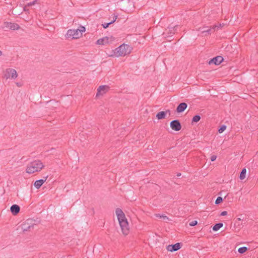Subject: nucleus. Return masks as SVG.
I'll return each mask as SVG.
<instances>
[{"instance_id":"obj_1","label":"nucleus","mask_w":258,"mask_h":258,"mask_svg":"<svg viewBox=\"0 0 258 258\" xmlns=\"http://www.w3.org/2000/svg\"><path fill=\"white\" fill-rule=\"evenodd\" d=\"M115 214L123 234L126 235L129 233V225L125 214L122 210L117 208L115 209Z\"/></svg>"},{"instance_id":"obj_2","label":"nucleus","mask_w":258,"mask_h":258,"mask_svg":"<svg viewBox=\"0 0 258 258\" xmlns=\"http://www.w3.org/2000/svg\"><path fill=\"white\" fill-rule=\"evenodd\" d=\"M132 50V47L123 43L114 50V56L116 57L124 56L130 54Z\"/></svg>"},{"instance_id":"obj_3","label":"nucleus","mask_w":258,"mask_h":258,"mask_svg":"<svg viewBox=\"0 0 258 258\" xmlns=\"http://www.w3.org/2000/svg\"><path fill=\"white\" fill-rule=\"evenodd\" d=\"M44 167V165L39 160L33 161L29 163L26 168L28 173L32 174L36 172L40 171Z\"/></svg>"},{"instance_id":"obj_4","label":"nucleus","mask_w":258,"mask_h":258,"mask_svg":"<svg viewBox=\"0 0 258 258\" xmlns=\"http://www.w3.org/2000/svg\"><path fill=\"white\" fill-rule=\"evenodd\" d=\"M116 6L120 10L126 12L131 10L134 6V4L131 0H121L116 3Z\"/></svg>"},{"instance_id":"obj_5","label":"nucleus","mask_w":258,"mask_h":258,"mask_svg":"<svg viewBox=\"0 0 258 258\" xmlns=\"http://www.w3.org/2000/svg\"><path fill=\"white\" fill-rule=\"evenodd\" d=\"M18 76L16 71L13 69H7L5 72L4 77L6 79L10 78L15 79Z\"/></svg>"},{"instance_id":"obj_6","label":"nucleus","mask_w":258,"mask_h":258,"mask_svg":"<svg viewBox=\"0 0 258 258\" xmlns=\"http://www.w3.org/2000/svg\"><path fill=\"white\" fill-rule=\"evenodd\" d=\"M68 37H72L73 39H77L82 36V34L77 29H70L67 33Z\"/></svg>"},{"instance_id":"obj_7","label":"nucleus","mask_w":258,"mask_h":258,"mask_svg":"<svg viewBox=\"0 0 258 258\" xmlns=\"http://www.w3.org/2000/svg\"><path fill=\"white\" fill-rule=\"evenodd\" d=\"M113 41L112 36L110 37H104L100 38L96 41V44L99 45H106L107 44L111 43Z\"/></svg>"},{"instance_id":"obj_8","label":"nucleus","mask_w":258,"mask_h":258,"mask_svg":"<svg viewBox=\"0 0 258 258\" xmlns=\"http://www.w3.org/2000/svg\"><path fill=\"white\" fill-rule=\"evenodd\" d=\"M109 86L107 85L100 86L97 88V92L96 95V97H99L100 96H102L105 94L109 90Z\"/></svg>"},{"instance_id":"obj_9","label":"nucleus","mask_w":258,"mask_h":258,"mask_svg":"<svg viewBox=\"0 0 258 258\" xmlns=\"http://www.w3.org/2000/svg\"><path fill=\"white\" fill-rule=\"evenodd\" d=\"M170 125L171 128L175 131H179L181 128V125L178 119H175L170 122Z\"/></svg>"},{"instance_id":"obj_10","label":"nucleus","mask_w":258,"mask_h":258,"mask_svg":"<svg viewBox=\"0 0 258 258\" xmlns=\"http://www.w3.org/2000/svg\"><path fill=\"white\" fill-rule=\"evenodd\" d=\"M4 28H6L11 30H15L19 29L20 27L19 25L16 23L6 22L4 23Z\"/></svg>"},{"instance_id":"obj_11","label":"nucleus","mask_w":258,"mask_h":258,"mask_svg":"<svg viewBox=\"0 0 258 258\" xmlns=\"http://www.w3.org/2000/svg\"><path fill=\"white\" fill-rule=\"evenodd\" d=\"M181 243H176L175 244L169 245L167 246V249L168 251L173 252L177 251L181 248Z\"/></svg>"},{"instance_id":"obj_12","label":"nucleus","mask_w":258,"mask_h":258,"mask_svg":"<svg viewBox=\"0 0 258 258\" xmlns=\"http://www.w3.org/2000/svg\"><path fill=\"white\" fill-rule=\"evenodd\" d=\"M223 60V57H222L221 56H216V57L213 58L212 59H211L209 61V64H211L212 63H214L216 65H218V64H220L222 62Z\"/></svg>"},{"instance_id":"obj_13","label":"nucleus","mask_w":258,"mask_h":258,"mask_svg":"<svg viewBox=\"0 0 258 258\" xmlns=\"http://www.w3.org/2000/svg\"><path fill=\"white\" fill-rule=\"evenodd\" d=\"M187 107V104L185 102L180 103L177 107L176 111L177 113L183 112Z\"/></svg>"},{"instance_id":"obj_14","label":"nucleus","mask_w":258,"mask_h":258,"mask_svg":"<svg viewBox=\"0 0 258 258\" xmlns=\"http://www.w3.org/2000/svg\"><path fill=\"white\" fill-rule=\"evenodd\" d=\"M48 176L44 177L43 179H39L35 181L34 185L35 187L37 189H39L41 185L44 183V182L46 181L47 178Z\"/></svg>"},{"instance_id":"obj_15","label":"nucleus","mask_w":258,"mask_h":258,"mask_svg":"<svg viewBox=\"0 0 258 258\" xmlns=\"http://www.w3.org/2000/svg\"><path fill=\"white\" fill-rule=\"evenodd\" d=\"M216 28H218V27L216 25H214L213 26L212 28H209L208 27H206L203 28L201 32L203 34H205V35H207V34H210V32L213 30V31H215Z\"/></svg>"},{"instance_id":"obj_16","label":"nucleus","mask_w":258,"mask_h":258,"mask_svg":"<svg viewBox=\"0 0 258 258\" xmlns=\"http://www.w3.org/2000/svg\"><path fill=\"white\" fill-rule=\"evenodd\" d=\"M20 210L19 206L16 204L13 205L10 208V211L13 215H17Z\"/></svg>"},{"instance_id":"obj_17","label":"nucleus","mask_w":258,"mask_h":258,"mask_svg":"<svg viewBox=\"0 0 258 258\" xmlns=\"http://www.w3.org/2000/svg\"><path fill=\"white\" fill-rule=\"evenodd\" d=\"M177 27H178V25H176V26H172L171 25H169V26L168 27V28L169 29L168 33H169L170 34H175V33L177 30Z\"/></svg>"},{"instance_id":"obj_18","label":"nucleus","mask_w":258,"mask_h":258,"mask_svg":"<svg viewBox=\"0 0 258 258\" xmlns=\"http://www.w3.org/2000/svg\"><path fill=\"white\" fill-rule=\"evenodd\" d=\"M241 221V219L240 218H238L235 220L234 226L235 227H237V230H239L242 227V224Z\"/></svg>"},{"instance_id":"obj_19","label":"nucleus","mask_w":258,"mask_h":258,"mask_svg":"<svg viewBox=\"0 0 258 258\" xmlns=\"http://www.w3.org/2000/svg\"><path fill=\"white\" fill-rule=\"evenodd\" d=\"M166 112L165 111H160L156 114V117L158 119H162L165 118Z\"/></svg>"},{"instance_id":"obj_20","label":"nucleus","mask_w":258,"mask_h":258,"mask_svg":"<svg viewBox=\"0 0 258 258\" xmlns=\"http://www.w3.org/2000/svg\"><path fill=\"white\" fill-rule=\"evenodd\" d=\"M223 224L222 223H218L215 224L213 227V230L214 231H218L220 228L222 227Z\"/></svg>"},{"instance_id":"obj_21","label":"nucleus","mask_w":258,"mask_h":258,"mask_svg":"<svg viewBox=\"0 0 258 258\" xmlns=\"http://www.w3.org/2000/svg\"><path fill=\"white\" fill-rule=\"evenodd\" d=\"M246 173V169L245 168L242 169L240 173L239 178L241 180L244 179L245 178Z\"/></svg>"},{"instance_id":"obj_22","label":"nucleus","mask_w":258,"mask_h":258,"mask_svg":"<svg viewBox=\"0 0 258 258\" xmlns=\"http://www.w3.org/2000/svg\"><path fill=\"white\" fill-rule=\"evenodd\" d=\"M33 225L27 226L26 224L22 225V229L23 231H27L30 230L31 228H33Z\"/></svg>"},{"instance_id":"obj_23","label":"nucleus","mask_w":258,"mask_h":258,"mask_svg":"<svg viewBox=\"0 0 258 258\" xmlns=\"http://www.w3.org/2000/svg\"><path fill=\"white\" fill-rule=\"evenodd\" d=\"M201 119V116L199 115L194 116L192 119V122H197Z\"/></svg>"},{"instance_id":"obj_24","label":"nucleus","mask_w":258,"mask_h":258,"mask_svg":"<svg viewBox=\"0 0 258 258\" xmlns=\"http://www.w3.org/2000/svg\"><path fill=\"white\" fill-rule=\"evenodd\" d=\"M247 250V247H245V246H243V247H241L239 248L238 249V251L240 253H243L245 252H246Z\"/></svg>"},{"instance_id":"obj_25","label":"nucleus","mask_w":258,"mask_h":258,"mask_svg":"<svg viewBox=\"0 0 258 258\" xmlns=\"http://www.w3.org/2000/svg\"><path fill=\"white\" fill-rule=\"evenodd\" d=\"M222 201H223L222 198L221 197H218L217 198V199L216 200L215 203V204L218 205V204H219L220 203H221Z\"/></svg>"},{"instance_id":"obj_26","label":"nucleus","mask_w":258,"mask_h":258,"mask_svg":"<svg viewBox=\"0 0 258 258\" xmlns=\"http://www.w3.org/2000/svg\"><path fill=\"white\" fill-rule=\"evenodd\" d=\"M226 128V126L225 125H222L220 128L218 130V132L219 133H223Z\"/></svg>"},{"instance_id":"obj_27","label":"nucleus","mask_w":258,"mask_h":258,"mask_svg":"<svg viewBox=\"0 0 258 258\" xmlns=\"http://www.w3.org/2000/svg\"><path fill=\"white\" fill-rule=\"evenodd\" d=\"M77 30L80 32V34H82V32H85L86 30V29H85V27L80 26L79 29H78Z\"/></svg>"},{"instance_id":"obj_28","label":"nucleus","mask_w":258,"mask_h":258,"mask_svg":"<svg viewBox=\"0 0 258 258\" xmlns=\"http://www.w3.org/2000/svg\"><path fill=\"white\" fill-rule=\"evenodd\" d=\"M112 24H113V21H111L109 23H105L104 24H102V26L104 28H107L109 26V25Z\"/></svg>"},{"instance_id":"obj_29","label":"nucleus","mask_w":258,"mask_h":258,"mask_svg":"<svg viewBox=\"0 0 258 258\" xmlns=\"http://www.w3.org/2000/svg\"><path fill=\"white\" fill-rule=\"evenodd\" d=\"M197 224H198L197 221L195 220V221H192L190 222L189 223V225L190 226H195L197 225Z\"/></svg>"},{"instance_id":"obj_30","label":"nucleus","mask_w":258,"mask_h":258,"mask_svg":"<svg viewBox=\"0 0 258 258\" xmlns=\"http://www.w3.org/2000/svg\"><path fill=\"white\" fill-rule=\"evenodd\" d=\"M37 1V0H35L32 2L29 3L27 4V6H28V7L32 6L33 5H35Z\"/></svg>"},{"instance_id":"obj_31","label":"nucleus","mask_w":258,"mask_h":258,"mask_svg":"<svg viewBox=\"0 0 258 258\" xmlns=\"http://www.w3.org/2000/svg\"><path fill=\"white\" fill-rule=\"evenodd\" d=\"M159 217L160 218H162L164 220H168L169 218L167 216H165V215H159Z\"/></svg>"},{"instance_id":"obj_32","label":"nucleus","mask_w":258,"mask_h":258,"mask_svg":"<svg viewBox=\"0 0 258 258\" xmlns=\"http://www.w3.org/2000/svg\"><path fill=\"white\" fill-rule=\"evenodd\" d=\"M216 158L217 156L215 155H213L211 157V161H214L215 160H216Z\"/></svg>"},{"instance_id":"obj_33","label":"nucleus","mask_w":258,"mask_h":258,"mask_svg":"<svg viewBox=\"0 0 258 258\" xmlns=\"http://www.w3.org/2000/svg\"><path fill=\"white\" fill-rule=\"evenodd\" d=\"M227 214V211H224L222 212L221 213V214H220V215H221V216H225V215H226Z\"/></svg>"},{"instance_id":"obj_34","label":"nucleus","mask_w":258,"mask_h":258,"mask_svg":"<svg viewBox=\"0 0 258 258\" xmlns=\"http://www.w3.org/2000/svg\"><path fill=\"white\" fill-rule=\"evenodd\" d=\"M116 19H117V16H115V14H114V20H113L114 23L116 21Z\"/></svg>"},{"instance_id":"obj_35","label":"nucleus","mask_w":258,"mask_h":258,"mask_svg":"<svg viewBox=\"0 0 258 258\" xmlns=\"http://www.w3.org/2000/svg\"><path fill=\"white\" fill-rule=\"evenodd\" d=\"M165 112H166V114H167V113H169V114H170V110H166V111H165Z\"/></svg>"},{"instance_id":"obj_36","label":"nucleus","mask_w":258,"mask_h":258,"mask_svg":"<svg viewBox=\"0 0 258 258\" xmlns=\"http://www.w3.org/2000/svg\"><path fill=\"white\" fill-rule=\"evenodd\" d=\"M17 85L18 86H19V87H20V86H21V84H20V83H17Z\"/></svg>"},{"instance_id":"obj_37","label":"nucleus","mask_w":258,"mask_h":258,"mask_svg":"<svg viewBox=\"0 0 258 258\" xmlns=\"http://www.w3.org/2000/svg\"><path fill=\"white\" fill-rule=\"evenodd\" d=\"M180 175H181V173H178V174H177V176H180Z\"/></svg>"},{"instance_id":"obj_38","label":"nucleus","mask_w":258,"mask_h":258,"mask_svg":"<svg viewBox=\"0 0 258 258\" xmlns=\"http://www.w3.org/2000/svg\"><path fill=\"white\" fill-rule=\"evenodd\" d=\"M2 55V51L0 50V56H1Z\"/></svg>"}]
</instances>
